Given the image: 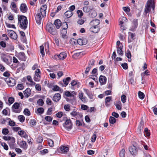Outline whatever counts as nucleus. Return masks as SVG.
I'll list each match as a JSON object with an SVG mask.
<instances>
[{"label":"nucleus","mask_w":157,"mask_h":157,"mask_svg":"<svg viewBox=\"0 0 157 157\" xmlns=\"http://www.w3.org/2000/svg\"><path fill=\"white\" fill-rule=\"evenodd\" d=\"M91 22L93 24L94 26H93L98 27V25L100 24V21L98 19H95L93 20Z\"/></svg>","instance_id":"nucleus-35"},{"label":"nucleus","mask_w":157,"mask_h":157,"mask_svg":"<svg viewBox=\"0 0 157 157\" xmlns=\"http://www.w3.org/2000/svg\"><path fill=\"white\" fill-rule=\"evenodd\" d=\"M138 96L141 99H143L144 98V94L142 92L139 91L138 92Z\"/></svg>","instance_id":"nucleus-51"},{"label":"nucleus","mask_w":157,"mask_h":157,"mask_svg":"<svg viewBox=\"0 0 157 157\" xmlns=\"http://www.w3.org/2000/svg\"><path fill=\"white\" fill-rule=\"evenodd\" d=\"M0 57L1 60L6 64H10L9 58V56L7 54L4 53H2L0 54Z\"/></svg>","instance_id":"nucleus-5"},{"label":"nucleus","mask_w":157,"mask_h":157,"mask_svg":"<svg viewBox=\"0 0 157 157\" xmlns=\"http://www.w3.org/2000/svg\"><path fill=\"white\" fill-rule=\"evenodd\" d=\"M36 123V121L34 119L31 120L29 121L30 125L32 127H33L35 125Z\"/></svg>","instance_id":"nucleus-41"},{"label":"nucleus","mask_w":157,"mask_h":157,"mask_svg":"<svg viewBox=\"0 0 157 157\" xmlns=\"http://www.w3.org/2000/svg\"><path fill=\"white\" fill-rule=\"evenodd\" d=\"M35 73L36 76L41 77L40 75L41 74V72L40 69H37L35 71Z\"/></svg>","instance_id":"nucleus-54"},{"label":"nucleus","mask_w":157,"mask_h":157,"mask_svg":"<svg viewBox=\"0 0 157 157\" xmlns=\"http://www.w3.org/2000/svg\"><path fill=\"white\" fill-rule=\"evenodd\" d=\"M12 137H11L10 136H4L3 137V139L5 140H9L11 139Z\"/></svg>","instance_id":"nucleus-61"},{"label":"nucleus","mask_w":157,"mask_h":157,"mask_svg":"<svg viewBox=\"0 0 157 157\" xmlns=\"http://www.w3.org/2000/svg\"><path fill=\"white\" fill-rule=\"evenodd\" d=\"M152 0H150L149 1L147 2V6L145 7L144 10V12L145 14H147L148 13H149V12L151 10V6L152 4ZM149 13H148V15Z\"/></svg>","instance_id":"nucleus-11"},{"label":"nucleus","mask_w":157,"mask_h":157,"mask_svg":"<svg viewBox=\"0 0 157 157\" xmlns=\"http://www.w3.org/2000/svg\"><path fill=\"white\" fill-rule=\"evenodd\" d=\"M144 134L145 135H146L147 136H150V133L149 132L147 128H145L144 131Z\"/></svg>","instance_id":"nucleus-53"},{"label":"nucleus","mask_w":157,"mask_h":157,"mask_svg":"<svg viewBox=\"0 0 157 157\" xmlns=\"http://www.w3.org/2000/svg\"><path fill=\"white\" fill-rule=\"evenodd\" d=\"M126 97L125 95H122L121 96V100L122 102L124 103L126 102Z\"/></svg>","instance_id":"nucleus-58"},{"label":"nucleus","mask_w":157,"mask_h":157,"mask_svg":"<svg viewBox=\"0 0 157 157\" xmlns=\"http://www.w3.org/2000/svg\"><path fill=\"white\" fill-rule=\"evenodd\" d=\"M23 88L24 87L22 84H18L17 87V89L19 90H22Z\"/></svg>","instance_id":"nucleus-60"},{"label":"nucleus","mask_w":157,"mask_h":157,"mask_svg":"<svg viewBox=\"0 0 157 157\" xmlns=\"http://www.w3.org/2000/svg\"><path fill=\"white\" fill-rule=\"evenodd\" d=\"M4 80L8 85L10 86H13L16 84V80L12 78H4Z\"/></svg>","instance_id":"nucleus-3"},{"label":"nucleus","mask_w":157,"mask_h":157,"mask_svg":"<svg viewBox=\"0 0 157 157\" xmlns=\"http://www.w3.org/2000/svg\"><path fill=\"white\" fill-rule=\"evenodd\" d=\"M1 145L3 147L4 149L7 150L8 149V147L5 143H2Z\"/></svg>","instance_id":"nucleus-57"},{"label":"nucleus","mask_w":157,"mask_h":157,"mask_svg":"<svg viewBox=\"0 0 157 157\" xmlns=\"http://www.w3.org/2000/svg\"><path fill=\"white\" fill-rule=\"evenodd\" d=\"M9 146L10 148L14 149L16 147V144H15V139L14 137H12L11 139L8 141Z\"/></svg>","instance_id":"nucleus-10"},{"label":"nucleus","mask_w":157,"mask_h":157,"mask_svg":"<svg viewBox=\"0 0 157 157\" xmlns=\"http://www.w3.org/2000/svg\"><path fill=\"white\" fill-rule=\"evenodd\" d=\"M77 40L76 39L73 38L70 40V43L72 45H75L77 43Z\"/></svg>","instance_id":"nucleus-56"},{"label":"nucleus","mask_w":157,"mask_h":157,"mask_svg":"<svg viewBox=\"0 0 157 157\" xmlns=\"http://www.w3.org/2000/svg\"><path fill=\"white\" fill-rule=\"evenodd\" d=\"M70 106L69 105H65L64 106L65 110L67 111H69L70 110Z\"/></svg>","instance_id":"nucleus-62"},{"label":"nucleus","mask_w":157,"mask_h":157,"mask_svg":"<svg viewBox=\"0 0 157 157\" xmlns=\"http://www.w3.org/2000/svg\"><path fill=\"white\" fill-rule=\"evenodd\" d=\"M63 126L68 130L72 128V123L70 119H67L63 124Z\"/></svg>","instance_id":"nucleus-7"},{"label":"nucleus","mask_w":157,"mask_h":157,"mask_svg":"<svg viewBox=\"0 0 157 157\" xmlns=\"http://www.w3.org/2000/svg\"><path fill=\"white\" fill-rule=\"evenodd\" d=\"M7 32L10 35V37L14 40H16L17 38V34L13 31L11 30H7Z\"/></svg>","instance_id":"nucleus-12"},{"label":"nucleus","mask_w":157,"mask_h":157,"mask_svg":"<svg viewBox=\"0 0 157 157\" xmlns=\"http://www.w3.org/2000/svg\"><path fill=\"white\" fill-rule=\"evenodd\" d=\"M44 47L43 45L40 46V53L42 57H44L45 55V53L44 51Z\"/></svg>","instance_id":"nucleus-39"},{"label":"nucleus","mask_w":157,"mask_h":157,"mask_svg":"<svg viewBox=\"0 0 157 157\" xmlns=\"http://www.w3.org/2000/svg\"><path fill=\"white\" fill-rule=\"evenodd\" d=\"M18 134L21 136H23L25 138H28V136L26 132L23 130H20L18 131Z\"/></svg>","instance_id":"nucleus-28"},{"label":"nucleus","mask_w":157,"mask_h":157,"mask_svg":"<svg viewBox=\"0 0 157 157\" xmlns=\"http://www.w3.org/2000/svg\"><path fill=\"white\" fill-rule=\"evenodd\" d=\"M9 132V130L7 128H4L2 130V133L3 135H6Z\"/></svg>","instance_id":"nucleus-55"},{"label":"nucleus","mask_w":157,"mask_h":157,"mask_svg":"<svg viewBox=\"0 0 157 157\" xmlns=\"http://www.w3.org/2000/svg\"><path fill=\"white\" fill-rule=\"evenodd\" d=\"M31 90L30 88H27L24 91V94L26 98H28L31 94Z\"/></svg>","instance_id":"nucleus-23"},{"label":"nucleus","mask_w":157,"mask_h":157,"mask_svg":"<svg viewBox=\"0 0 157 157\" xmlns=\"http://www.w3.org/2000/svg\"><path fill=\"white\" fill-rule=\"evenodd\" d=\"M48 144L49 146L51 147H53L54 145L53 141L50 139H48Z\"/></svg>","instance_id":"nucleus-43"},{"label":"nucleus","mask_w":157,"mask_h":157,"mask_svg":"<svg viewBox=\"0 0 157 157\" xmlns=\"http://www.w3.org/2000/svg\"><path fill=\"white\" fill-rule=\"evenodd\" d=\"M18 57L19 59L22 61H25L26 59L25 53L23 52H20L18 53Z\"/></svg>","instance_id":"nucleus-17"},{"label":"nucleus","mask_w":157,"mask_h":157,"mask_svg":"<svg viewBox=\"0 0 157 157\" xmlns=\"http://www.w3.org/2000/svg\"><path fill=\"white\" fill-rule=\"evenodd\" d=\"M21 11L23 13L26 12L28 10L27 7L25 3H22L21 4L20 7Z\"/></svg>","instance_id":"nucleus-19"},{"label":"nucleus","mask_w":157,"mask_h":157,"mask_svg":"<svg viewBox=\"0 0 157 157\" xmlns=\"http://www.w3.org/2000/svg\"><path fill=\"white\" fill-rule=\"evenodd\" d=\"M18 22L20 23V27L25 30L27 26L28 21L27 17L23 15H18Z\"/></svg>","instance_id":"nucleus-2"},{"label":"nucleus","mask_w":157,"mask_h":157,"mask_svg":"<svg viewBox=\"0 0 157 157\" xmlns=\"http://www.w3.org/2000/svg\"><path fill=\"white\" fill-rule=\"evenodd\" d=\"M78 96L79 98L82 102H83L84 103L86 101V98L85 97L83 96V93L82 92L80 91L79 93L78 94Z\"/></svg>","instance_id":"nucleus-24"},{"label":"nucleus","mask_w":157,"mask_h":157,"mask_svg":"<svg viewBox=\"0 0 157 157\" xmlns=\"http://www.w3.org/2000/svg\"><path fill=\"white\" fill-rule=\"evenodd\" d=\"M42 7L43 8L41 7L40 8V12L37 13L35 17V19L36 23L40 24L41 22V15L43 17H45L46 16V10L47 8L46 5H44L42 6Z\"/></svg>","instance_id":"nucleus-1"},{"label":"nucleus","mask_w":157,"mask_h":157,"mask_svg":"<svg viewBox=\"0 0 157 157\" xmlns=\"http://www.w3.org/2000/svg\"><path fill=\"white\" fill-rule=\"evenodd\" d=\"M125 56L127 57L128 59H131V55L130 51L128 49L127 52L125 53Z\"/></svg>","instance_id":"nucleus-52"},{"label":"nucleus","mask_w":157,"mask_h":157,"mask_svg":"<svg viewBox=\"0 0 157 157\" xmlns=\"http://www.w3.org/2000/svg\"><path fill=\"white\" fill-rule=\"evenodd\" d=\"M125 151L124 149H122L120 152V157H125Z\"/></svg>","instance_id":"nucleus-45"},{"label":"nucleus","mask_w":157,"mask_h":157,"mask_svg":"<svg viewBox=\"0 0 157 157\" xmlns=\"http://www.w3.org/2000/svg\"><path fill=\"white\" fill-rule=\"evenodd\" d=\"M67 33V29H63L61 30V35L62 37L63 38H65L66 36V34Z\"/></svg>","instance_id":"nucleus-32"},{"label":"nucleus","mask_w":157,"mask_h":157,"mask_svg":"<svg viewBox=\"0 0 157 157\" xmlns=\"http://www.w3.org/2000/svg\"><path fill=\"white\" fill-rule=\"evenodd\" d=\"M91 9L88 6H85L83 8V10L84 12H89L90 11Z\"/></svg>","instance_id":"nucleus-50"},{"label":"nucleus","mask_w":157,"mask_h":157,"mask_svg":"<svg viewBox=\"0 0 157 157\" xmlns=\"http://www.w3.org/2000/svg\"><path fill=\"white\" fill-rule=\"evenodd\" d=\"M116 122V119L113 117H110L109 118V122L110 124H114Z\"/></svg>","instance_id":"nucleus-38"},{"label":"nucleus","mask_w":157,"mask_h":157,"mask_svg":"<svg viewBox=\"0 0 157 157\" xmlns=\"http://www.w3.org/2000/svg\"><path fill=\"white\" fill-rule=\"evenodd\" d=\"M132 24L133 25L131 28V30L134 31L138 26V20L136 19H134L132 21Z\"/></svg>","instance_id":"nucleus-16"},{"label":"nucleus","mask_w":157,"mask_h":157,"mask_svg":"<svg viewBox=\"0 0 157 157\" xmlns=\"http://www.w3.org/2000/svg\"><path fill=\"white\" fill-rule=\"evenodd\" d=\"M84 90L90 99L94 98V96L91 91H89L88 89H84Z\"/></svg>","instance_id":"nucleus-25"},{"label":"nucleus","mask_w":157,"mask_h":157,"mask_svg":"<svg viewBox=\"0 0 157 157\" xmlns=\"http://www.w3.org/2000/svg\"><path fill=\"white\" fill-rule=\"evenodd\" d=\"M53 90L55 91H59V92L62 93L63 92V89H60V87L57 85L54 86L52 89Z\"/></svg>","instance_id":"nucleus-33"},{"label":"nucleus","mask_w":157,"mask_h":157,"mask_svg":"<svg viewBox=\"0 0 157 157\" xmlns=\"http://www.w3.org/2000/svg\"><path fill=\"white\" fill-rule=\"evenodd\" d=\"M54 24L57 29H59L62 23L59 19H57L55 21Z\"/></svg>","instance_id":"nucleus-27"},{"label":"nucleus","mask_w":157,"mask_h":157,"mask_svg":"<svg viewBox=\"0 0 157 157\" xmlns=\"http://www.w3.org/2000/svg\"><path fill=\"white\" fill-rule=\"evenodd\" d=\"M52 118L50 116H46L45 117V120L48 122L51 121L52 120Z\"/></svg>","instance_id":"nucleus-59"},{"label":"nucleus","mask_w":157,"mask_h":157,"mask_svg":"<svg viewBox=\"0 0 157 157\" xmlns=\"http://www.w3.org/2000/svg\"><path fill=\"white\" fill-rule=\"evenodd\" d=\"M37 103L38 104L39 106H42L44 105V102L43 99H40L37 100Z\"/></svg>","instance_id":"nucleus-48"},{"label":"nucleus","mask_w":157,"mask_h":157,"mask_svg":"<svg viewBox=\"0 0 157 157\" xmlns=\"http://www.w3.org/2000/svg\"><path fill=\"white\" fill-rule=\"evenodd\" d=\"M115 105L117 109L119 110H121L122 105L121 102L119 101L116 102V104H115Z\"/></svg>","instance_id":"nucleus-36"},{"label":"nucleus","mask_w":157,"mask_h":157,"mask_svg":"<svg viewBox=\"0 0 157 157\" xmlns=\"http://www.w3.org/2000/svg\"><path fill=\"white\" fill-rule=\"evenodd\" d=\"M17 144L21 148L24 150H26L28 148V145L25 141H21L19 143L17 142Z\"/></svg>","instance_id":"nucleus-14"},{"label":"nucleus","mask_w":157,"mask_h":157,"mask_svg":"<svg viewBox=\"0 0 157 157\" xmlns=\"http://www.w3.org/2000/svg\"><path fill=\"white\" fill-rule=\"evenodd\" d=\"M144 121H141L139 125L138 128V130L140 132H141L144 128Z\"/></svg>","instance_id":"nucleus-34"},{"label":"nucleus","mask_w":157,"mask_h":157,"mask_svg":"<svg viewBox=\"0 0 157 157\" xmlns=\"http://www.w3.org/2000/svg\"><path fill=\"white\" fill-rule=\"evenodd\" d=\"M64 94L67 97H72V99L73 100L75 99L74 95L73 94H72L68 91H65V92Z\"/></svg>","instance_id":"nucleus-31"},{"label":"nucleus","mask_w":157,"mask_h":157,"mask_svg":"<svg viewBox=\"0 0 157 157\" xmlns=\"http://www.w3.org/2000/svg\"><path fill=\"white\" fill-rule=\"evenodd\" d=\"M23 113L25 115L28 116H29L30 115V112L28 109H25Z\"/></svg>","instance_id":"nucleus-44"},{"label":"nucleus","mask_w":157,"mask_h":157,"mask_svg":"<svg viewBox=\"0 0 157 157\" xmlns=\"http://www.w3.org/2000/svg\"><path fill=\"white\" fill-rule=\"evenodd\" d=\"M60 149L63 153L66 154L69 151V148L65 146H62L61 147Z\"/></svg>","instance_id":"nucleus-29"},{"label":"nucleus","mask_w":157,"mask_h":157,"mask_svg":"<svg viewBox=\"0 0 157 157\" xmlns=\"http://www.w3.org/2000/svg\"><path fill=\"white\" fill-rule=\"evenodd\" d=\"M71 80V78L70 77H67L66 78H64L63 80V82L66 86L68 84L69 82Z\"/></svg>","instance_id":"nucleus-37"},{"label":"nucleus","mask_w":157,"mask_h":157,"mask_svg":"<svg viewBox=\"0 0 157 157\" xmlns=\"http://www.w3.org/2000/svg\"><path fill=\"white\" fill-rule=\"evenodd\" d=\"M62 26L63 27V29H67L68 28V25L66 22L63 23Z\"/></svg>","instance_id":"nucleus-64"},{"label":"nucleus","mask_w":157,"mask_h":157,"mask_svg":"<svg viewBox=\"0 0 157 157\" xmlns=\"http://www.w3.org/2000/svg\"><path fill=\"white\" fill-rule=\"evenodd\" d=\"M47 29H48L49 32L51 34L53 35H56L57 34V30L55 28V27L52 24H50L47 27Z\"/></svg>","instance_id":"nucleus-4"},{"label":"nucleus","mask_w":157,"mask_h":157,"mask_svg":"<svg viewBox=\"0 0 157 157\" xmlns=\"http://www.w3.org/2000/svg\"><path fill=\"white\" fill-rule=\"evenodd\" d=\"M18 119L20 122H24L25 118L23 115H19L18 116Z\"/></svg>","instance_id":"nucleus-46"},{"label":"nucleus","mask_w":157,"mask_h":157,"mask_svg":"<svg viewBox=\"0 0 157 157\" xmlns=\"http://www.w3.org/2000/svg\"><path fill=\"white\" fill-rule=\"evenodd\" d=\"M71 116L75 118L77 120L81 119L82 117V115L81 113L73 111L71 113Z\"/></svg>","instance_id":"nucleus-8"},{"label":"nucleus","mask_w":157,"mask_h":157,"mask_svg":"<svg viewBox=\"0 0 157 157\" xmlns=\"http://www.w3.org/2000/svg\"><path fill=\"white\" fill-rule=\"evenodd\" d=\"M90 30L93 33H96L99 32L100 29L98 27L92 26L90 28Z\"/></svg>","instance_id":"nucleus-26"},{"label":"nucleus","mask_w":157,"mask_h":157,"mask_svg":"<svg viewBox=\"0 0 157 157\" xmlns=\"http://www.w3.org/2000/svg\"><path fill=\"white\" fill-rule=\"evenodd\" d=\"M67 56V54L65 52H62L60 53L59 55H57V56L60 59L64 60Z\"/></svg>","instance_id":"nucleus-21"},{"label":"nucleus","mask_w":157,"mask_h":157,"mask_svg":"<svg viewBox=\"0 0 157 157\" xmlns=\"http://www.w3.org/2000/svg\"><path fill=\"white\" fill-rule=\"evenodd\" d=\"M20 106L19 104L17 102L15 103L13 105L12 108H13V111L15 113H19L21 112V110L19 109Z\"/></svg>","instance_id":"nucleus-13"},{"label":"nucleus","mask_w":157,"mask_h":157,"mask_svg":"<svg viewBox=\"0 0 157 157\" xmlns=\"http://www.w3.org/2000/svg\"><path fill=\"white\" fill-rule=\"evenodd\" d=\"M73 14V12L71 11L68 10L64 13V15L66 17L69 18L71 17Z\"/></svg>","instance_id":"nucleus-30"},{"label":"nucleus","mask_w":157,"mask_h":157,"mask_svg":"<svg viewBox=\"0 0 157 157\" xmlns=\"http://www.w3.org/2000/svg\"><path fill=\"white\" fill-rule=\"evenodd\" d=\"M99 81L101 85L105 84L106 82V78L104 76L101 75L99 77Z\"/></svg>","instance_id":"nucleus-20"},{"label":"nucleus","mask_w":157,"mask_h":157,"mask_svg":"<svg viewBox=\"0 0 157 157\" xmlns=\"http://www.w3.org/2000/svg\"><path fill=\"white\" fill-rule=\"evenodd\" d=\"M8 101L10 104H12L14 101V98L12 97H10L8 99Z\"/></svg>","instance_id":"nucleus-63"},{"label":"nucleus","mask_w":157,"mask_h":157,"mask_svg":"<svg viewBox=\"0 0 157 157\" xmlns=\"http://www.w3.org/2000/svg\"><path fill=\"white\" fill-rule=\"evenodd\" d=\"M123 46H118L117 47V53L118 55L122 56L123 55V52L122 50Z\"/></svg>","instance_id":"nucleus-22"},{"label":"nucleus","mask_w":157,"mask_h":157,"mask_svg":"<svg viewBox=\"0 0 157 157\" xmlns=\"http://www.w3.org/2000/svg\"><path fill=\"white\" fill-rule=\"evenodd\" d=\"M94 63L95 61L93 59H91L89 61L88 66L86 68V70L85 71V74H87L88 73L90 69L94 65Z\"/></svg>","instance_id":"nucleus-6"},{"label":"nucleus","mask_w":157,"mask_h":157,"mask_svg":"<svg viewBox=\"0 0 157 157\" xmlns=\"http://www.w3.org/2000/svg\"><path fill=\"white\" fill-rule=\"evenodd\" d=\"M96 132H94V133L93 135L92 136V137H91V141L92 142H94L96 139L97 138V136H96Z\"/></svg>","instance_id":"nucleus-42"},{"label":"nucleus","mask_w":157,"mask_h":157,"mask_svg":"<svg viewBox=\"0 0 157 157\" xmlns=\"http://www.w3.org/2000/svg\"><path fill=\"white\" fill-rule=\"evenodd\" d=\"M44 110L43 108L42 107H40L38 108L37 110V112L36 111V113H38L42 114L44 112Z\"/></svg>","instance_id":"nucleus-40"},{"label":"nucleus","mask_w":157,"mask_h":157,"mask_svg":"<svg viewBox=\"0 0 157 157\" xmlns=\"http://www.w3.org/2000/svg\"><path fill=\"white\" fill-rule=\"evenodd\" d=\"M97 71V68H94L92 70L91 74L92 75H94V76L96 77V75H98Z\"/></svg>","instance_id":"nucleus-47"},{"label":"nucleus","mask_w":157,"mask_h":157,"mask_svg":"<svg viewBox=\"0 0 157 157\" xmlns=\"http://www.w3.org/2000/svg\"><path fill=\"white\" fill-rule=\"evenodd\" d=\"M135 36V33L129 32L128 33V42H131L133 40H135L136 38Z\"/></svg>","instance_id":"nucleus-15"},{"label":"nucleus","mask_w":157,"mask_h":157,"mask_svg":"<svg viewBox=\"0 0 157 157\" xmlns=\"http://www.w3.org/2000/svg\"><path fill=\"white\" fill-rule=\"evenodd\" d=\"M77 13L78 14V17L79 18L81 17L83 15V13L81 10H78L77 11Z\"/></svg>","instance_id":"nucleus-49"},{"label":"nucleus","mask_w":157,"mask_h":157,"mask_svg":"<svg viewBox=\"0 0 157 157\" xmlns=\"http://www.w3.org/2000/svg\"><path fill=\"white\" fill-rule=\"evenodd\" d=\"M129 150L131 154L133 155H136L137 154L138 149L135 146L132 145L130 147Z\"/></svg>","instance_id":"nucleus-9"},{"label":"nucleus","mask_w":157,"mask_h":157,"mask_svg":"<svg viewBox=\"0 0 157 157\" xmlns=\"http://www.w3.org/2000/svg\"><path fill=\"white\" fill-rule=\"evenodd\" d=\"M61 95L59 93H56L54 95L53 100L55 102H58L59 101L61 98Z\"/></svg>","instance_id":"nucleus-18"}]
</instances>
